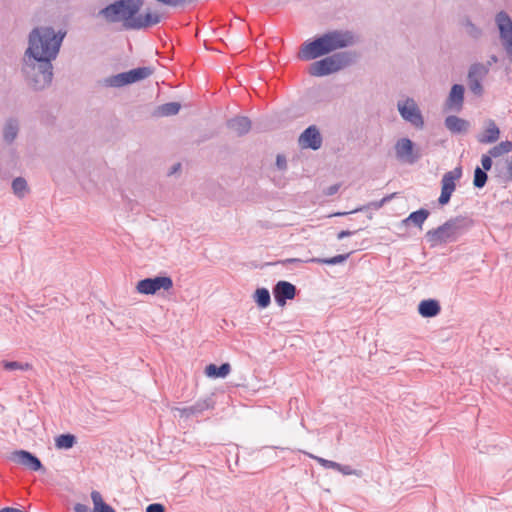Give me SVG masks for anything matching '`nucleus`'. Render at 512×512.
Returning a JSON list of instances; mask_svg holds the SVG:
<instances>
[{
	"instance_id": "obj_43",
	"label": "nucleus",
	"mask_w": 512,
	"mask_h": 512,
	"mask_svg": "<svg viewBox=\"0 0 512 512\" xmlns=\"http://www.w3.org/2000/svg\"><path fill=\"white\" fill-rule=\"evenodd\" d=\"M276 165L279 169H285L287 166V162L284 156L278 155L276 158Z\"/></svg>"
},
{
	"instance_id": "obj_42",
	"label": "nucleus",
	"mask_w": 512,
	"mask_h": 512,
	"mask_svg": "<svg viewBox=\"0 0 512 512\" xmlns=\"http://www.w3.org/2000/svg\"><path fill=\"white\" fill-rule=\"evenodd\" d=\"M146 512H165V508L160 503H153L146 507Z\"/></svg>"
},
{
	"instance_id": "obj_9",
	"label": "nucleus",
	"mask_w": 512,
	"mask_h": 512,
	"mask_svg": "<svg viewBox=\"0 0 512 512\" xmlns=\"http://www.w3.org/2000/svg\"><path fill=\"white\" fill-rule=\"evenodd\" d=\"M173 287V280L169 276H156L154 278H145L136 285V291L143 295H153L158 291H169Z\"/></svg>"
},
{
	"instance_id": "obj_32",
	"label": "nucleus",
	"mask_w": 512,
	"mask_h": 512,
	"mask_svg": "<svg viewBox=\"0 0 512 512\" xmlns=\"http://www.w3.org/2000/svg\"><path fill=\"white\" fill-rule=\"evenodd\" d=\"M349 255L350 254L347 253V254L336 255L331 258H313L310 261L315 262V263L327 264V265H337V264L344 263L347 260V258L349 257Z\"/></svg>"
},
{
	"instance_id": "obj_33",
	"label": "nucleus",
	"mask_w": 512,
	"mask_h": 512,
	"mask_svg": "<svg viewBox=\"0 0 512 512\" xmlns=\"http://www.w3.org/2000/svg\"><path fill=\"white\" fill-rule=\"evenodd\" d=\"M499 166H501L500 173L503 174L504 178L507 181H511L512 180V157L506 158L503 162H497L496 167L498 168Z\"/></svg>"
},
{
	"instance_id": "obj_12",
	"label": "nucleus",
	"mask_w": 512,
	"mask_h": 512,
	"mask_svg": "<svg viewBox=\"0 0 512 512\" xmlns=\"http://www.w3.org/2000/svg\"><path fill=\"white\" fill-rule=\"evenodd\" d=\"M394 148L396 158L401 162L413 164L420 158V154L414 149V143L408 138L399 139Z\"/></svg>"
},
{
	"instance_id": "obj_41",
	"label": "nucleus",
	"mask_w": 512,
	"mask_h": 512,
	"mask_svg": "<svg viewBox=\"0 0 512 512\" xmlns=\"http://www.w3.org/2000/svg\"><path fill=\"white\" fill-rule=\"evenodd\" d=\"M493 156H490V154L488 153V155H483L482 158H481V165L483 167L482 170H484L485 172L486 171H489L492 167V158Z\"/></svg>"
},
{
	"instance_id": "obj_50",
	"label": "nucleus",
	"mask_w": 512,
	"mask_h": 512,
	"mask_svg": "<svg viewBox=\"0 0 512 512\" xmlns=\"http://www.w3.org/2000/svg\"><path fill=\"white\" fill-rule=\"evenodd\" d=\"M0 512H24V511L19 510L17 508L5 507V508L1 509Z\"/></svg>"
},
{
	"instance_id": "obj_11",
	"label": "nucleus",
	"mask_w": 512,
	"mask_h": 512,
	"mask_svg": "<svg viewBox=\"0 0 512 512\" xmlns=\"http://www.w3.org/2000/svg\"><path fill=\"white\" fill-rule=\"evenodd\" d=\"M462 176V168L460 166L454 168L453 170L445 173L441 180V194L438 199L441 205H445L450 201L452 193L456 188V181H458Z\"/></svg>"
},
{
	"instance_id": "obj_5",
	"label": "nucleus",
	"mask_w": 512,
	"mask_h": 512,
	"mask_svg": "<svg viewBox=\"0 0 512 512\" xmlns=\"http://www.w3.org/2000/svg\"><path fill=\"white\" fill-rule=\"evenodd\" d=\"M351 55L347 52L336 53L324 59L312 63L309 67V73L312 76L321 77L332 74L349 65Z\"/></svg>"
},
{
	"instance_id": "obj_13",
	"label": "nucleus",
	"mask_w": 512,
	"mask_h": 512,
	"mask_svg": "<svg viewBox=\"0 0 512 512\" xmlns=\"http://www.w3.org/2000/svg\"><path fill=\"white\" fill-rule=\"evenodd\" d=\"M500 129L496 122L492 119L484 121L483 129L476 136V139L481 144H492L499 140Z\"/></svg>"
},
{
	"instance_id": "obj_4",
	"label": "nucleus",
	"mask_w": 512,
	"mask_h": 512,
	"mask_svg": "<svg viewBox=\"0 0 512 512\" xmlns=\"http://www.w3.org/2000/svg\"><path fill=\"white\" fill-rule=\"evenodd\" d=\"M463 228V218H452L446 221L443 225L427 231L425 238L431 247H435L440 244L456 241L462 233Z\"/></svg>"
},
{
	"instance_id": "obj_31",
	"label": "nucleus",
	"mask_w": 512,
	"mask_h": 512,
	"mask_svg": "<svg viewBox=\"0 0 512 512\" xmlns=\"http://www.w3.org/2000/svg\"><path fill=\"white\" fill-rule=\"evenodd\" d=\"M254 299L261 308H266L270 302V293L266 288H258L255 291Z\"/></svg>"
},
{
	"instance_id": "obj_14",
	"label": "nucleus",
	"mask_w": 512,
	"mask_h": 512,
	"mask_svg": "<svg viewBox=\"0 0 512 512\" xmlns=\"http://www.w3.org/2000/svg\"><path fill=\"white\" fill-rule=\"evenodd\" d=\"M299 144L302 148L317 150L322 145V137L316 126H309L299 137Z\"/></svg>"
},
{
	"instance_id": "obj_19",
	"label": "nucleus",
	"mask_w": 512,
	"mask_h": 512,
	"mask_svg": "<svg viewBox=\"0 0 512 512\" xmlns=\"http://www.w3.org/2000/svg\"><path fill=\"white\" fill-rule=\"evenodd\" d=\"M227 127L236 135L242 136L251 129V121L244 116L234 117L227 122Z\"/></svg>"
},
{
	"instance_id": "obj_47",
	"label": "nucleus",
	"mask_w": 512,
	"mask_h": 512,
	"mask_svg": "<svg viewBox=\"0 0 512 512\" xmlns=\"http://www.w3.org/2000/svg\"><path fill=\"white\" fill-rule=\"evenodd\" d=\"M353 233H354V232L349 231V230H343V231H341V232H339V233H338L337 238H338L339 240H342V239H344L345 237L351 236Z\"/></svg>"
},
{
	"instance_id": "obj_46",
	"label": "nucleus",
	"mask_w": 512,
	"mask_h": 512,
	"mask_svg": "<svg viewBox=\"0 0 512 512\" xmlns=\"http://www.w3.org/2000/svg\"><path fill=\"white\" fill-rule=\"evenodd\" d=\"M74 511L75 512H90V509L88 506L84 505V504H81V503H77L74 507Z\"/></svg>"
},
{
	"instance_id": "obj_24",
	"label": "nucleus",
	"mask_w": 512,
	"mask_h": 512,
	"mask_svg": "<svg viewBox=\"0 0 512 512\" xmlns=\"http://www.w3.org/2000/svg\"><path fill=\"white\" fill-rule=\"evenodd\" d=\"M231 371L229 363H223L220 367L214 364H209L205 368V374L210 378H225Z\"/></svg>"
},
{
	"instance_id": "obj_29",
	"label": "nucleus",
	"mask_w": 512,
	"mask_h": 512,
	"mask_svg": "<svg viewBox=\"0 0 512 512\" xmlns=\"http://www.w3.org/2000/svg\"><path fill=\"white\" fill-rule=\"evenodd\" d=\"M509 152H512V141L508 140L500 142L489 150L490 156H493L494 158L500 157Z\"/></svg>"
},
{
	"instance_id": "obj_39",
	"label": "nucleus",
	"mask_w": 512,
	"mask_h": 512,
	"mask_svg": "<svg viewBox=\"0 0 512 512\" xmlns=\"http://www.w3.org/2000/svg\"><path fill=\"white\" fill-rule=\"evenodd\" d=\"M194 411L197 414L202 413L203 411L209 409L211 407V403L208 399L197 401L194 405Z\"/></svg>"
},
{
	"instance_id": "obj_45",
	"label": "nucleus",
	"mask_w": 512,
	"mask_h": 512,
	"mask_svg": "<svg viewBox=\"0 0 512 512\" xmlns=\"http://www.w3.org/2000/svg\"><path fill=\"white\" fill-rule=\"evenodd\" d=\"M338 190H339L338 184L331 185L325 190V194L328 196H331V195H334L335 193H337Z\"/></svg>"
},
{
	"instance_id": "obj_49",
	"label": "nucleus",
	"mask_w": 512,
	"mask_h": 512,
	"mask_svg": "<svg viewBox=\"0 0 512 512\" xmlns=\"http://www.w3.org/2000/svg\"><path fill=\"white\" fill-rule=\"evenodd\" d=\"M497 62H498V57L496 55H491L489 60L485 64V65H488V72L490 71V66Z\"/></svg>"
},
{
	"instance_id": "obj_8",
	"label": "nucleus",
	"mask_w": 512,
	"mask_h": 512,
	"mask_svg": "<svg viewBox=\"0 0 512 512\" xmlns=\"http://www.w3.org/2000/svg\"><path fill=\"white\" fill-rule=\"evenodd\" d=\"M495 22L502 46L512 62V18L505 11H500L496 14Z\"/></svg>"
},
{
	"instance_id": "obj_44",
	"label": "nucleus",
	"mask_w": 512,
	"mask_h": 512,
	"mask_svg": "<svg viewBox=\"0 0 512 512\" xmlns=\"http://www.w3.org/2000/svg\"><path fill=\"white\" fill-rule=\"evenodd\" d=\"M158 2H161L165 5H169V6H178L180 5L184 0H157Z\"/></svg>"
},
{
	"instance_id": "obj_34",
	"label": "nucleus",
	"mask_w": 512,
	"mask_h": 512,
	"mask_svg": "<svg viewBox=\"0 0 512 512\" xmlns=\"http://www.w3.org/2000/svg\"><path fill=\"white\" fill-rule=\"evenodd\" d=\"M3 367L5 370L14 371V370H30L32 369V365L30 363H22L18 361H3Z\"/></svg>"
},
{
	"instance_id": "obj_18",
	"label": "nucleus",
	"mask_w": 512,
	"mask_h": 512,
	"mask_svg": "<svg viewBox=\"0 0 512 512\" xmlns=\"http://www.w3.org/2000/svg\"><path fill=\"white\" fill-rule=\"evenodd\" d=\"M464 86L461 84H454L451 87L448 98L446 100V106L450 110L460 111L463 107L464 102Z\"/></svg>"
},
{
	"instance_id": "obj_16",
	"label": "nucleus",
	"mask_w": 512,
	"mask_h": 512,
	"mask_svg": "<svg viewBox=\"0 0 512 512\" xmlns=\"http://www.w3.org/2000/svg\"><path fill=\"white\" fill-rule=\"evenodd\" d=\"M275 300L279 306L285 305L287 300H291L296 295V287L287 281H279L273 290Z\"/></svg>"
},
{
	"instance_id": "obj_48",
	"label": "nucleus",
	"mask_w": 512,
	"mask_h": 512,
	"mask_svg": "<svg viewBox=\"0 0 512 512\" xmlns=\"http://www.w3.org/2000/svg\"><path fill=\"white\" fill-rule=\"evenodd\" d=\"M93 512H115V510L110 505H107L99 509H93Z\"/></svg>"
},
{
	"instance_id": "obj_28",
	"label": "nucleus",
	"mask_w": 512,
	"mask_h": 512,
	"mask_svg": "<svg viewBox=\"0 0 512 512\" xmlns=\"http://www.w3.org/2000/svg\"><path fill=\"white\" fill-rule=\"evenodd\" d=\"M180 108H181V106L177 102L165 103L157 108L156 115H158V116L176 115L179 112Z\"/></svg>"
},
{
	"instance_id": "obj_35",
	"label": "nucleus",
	"mask_w": 512,
	"mask_h": 512,
	"mask_svg": "<svg viewBox=\"0 0 512 512\" xmlns=\"http://www.w3.org/2000/svg\"><path fill=\"white\" fill-rule=\"evenodd\" d=\"M487 174L484 170H482L481 168L477 167L474 171V179H473V184L475 187L477 188H482L485 186L486 184V181H487Z\"/></svg>"
},
{
	"instance_id": "obj_38",
	"label": "nucleus",
	"mask_w": 512,
	"mask_h": 512,
	"mask_svg": "<svg viewBox=\"0 0 512 512\" xmlns=\"http://www.w3.org/2000/svg\"><path fill=\"white\" fill-rule=\"evenodd\" d=\"M338 471L340 473H342L343 475H354V476H357V477H361L362 476V471L357 470V469H353L349 465L339 464Z\"/></svg>"
},
{
	"instance_id": "obj_20",
	"label": "nucleus",
	"mask_w": 512,
	"mask_h": 512,
	"mask_svg": "<svg viewBox=\"0 0 512 512\" xmlns=\"http://www.w3.org/2000/svg\"><path fill=\"white\" fill-rule=\"evenodd\" d=\"M441 307L437 300H423L418 305V312L422 317L431 318L440 313Z\"/></svg>"
},
{
	"instance_id": "obj_10",
	"label": "nucleus",
	"mask_w": 512,
	"mask_h": 512,
	"mask_svg": "<svg viewBox=\"0 0 512 512\" xmlns=\"http://www.w3.org/2000/svg\"><path fill=\"white\" fill-rule=\"evenodd\" d=\"M488 65H484V63L476 62L470 65L467 73V84L469 90L475 96H482L484 93V88L482 82L488 75Z\"/></svg>"
},
{
	"instance_id": "obj_1",
	"label": "nucleus",
	"mask_w": 512,
	"mask_h": 512,
	"mask_svg": "<svg viewBox=\"0 0 512 512\" xmlns=\"http://www.w3.org/2000/svg\"><path fill=\"white\" fill-rule=\"evenodd\" d=\"M65 36V31H56L51 26H37L29 32L21 72L31 89L41 91L51 85L52 63L59 55Z\"/></svg>"
},
{
	"instance_id": "obj_22",
	"label": "nucleus",
	"mask_w": 512,
	"mask_h": 512,
	"mask_svg": "<svg viewBox=\"0 0 512 512\" xmlns=\"http://www.w3.org/2000/svg\"><path fill=\"white\" fill-rule=\"evenodd\" d=\"M460 25L464 33L473 40H479L483 35L482 28L472 22V20L468 17L463 18L460 22Z\"/></svg>"
},
{
	"instance_id": "obj_37",
	"label": "nucleus",
	"mask_w": 512,
	"mask_h": 512,
	"mask_svg": "<svg viewBox=\"0 0 512 512\" xmlns=\"http://www.w3.org/2000/svg\"><path fill=\"white\" fill-rule=\"evenodd\" d=\"M91 499L93 502V509H99L101 507H105L108 504L104 502L101 494L98 491H92L91 492Z\"/></svg>"
},
{
	"instance_id": "obj_21",
	"label": "nucleus",
	"mask_w": 512,
	"mask_h": 512,
	"mask_svg": "<svg viewBox=\"0 0 512 512\" xmlns=\"http://www.w3.org/2000/svg\"><path fill=\"white\" fill-rule=\"evenodd\" d=\"M445 126L453 133H465L469 129L470 124L462 118L451 115L445 119Z\"/></svg>"
},
{
	"instance_id": "obj_30",
	"label": "nucleus",
	"mask_w": 512,
	"mask_h": 512,
	"mask_svg": "<svg viewBox=\"0 0 512 512\" xmlns=\"http://www.w3.org/2000/svg\"><path fill=\"white\" fill-rule=\"evenodd\" d=\"M12 190L17 197L23 198L28 192L26 180L22 177L15 178L12 182Z\"/></svg>"
},
{
	"instance_id": "obj_36",
	"label": "nucleus",
	"mask_w": 512,
	"mask_h": 512,
	"mask_svg": "<svg viewBox=\"0 0 512 512\" xmlns=\"http://www.w3.org/2000/svg\"><path fill=\"white\" fill-rule=\"evenodd\" d=\"M310 458L316 460L321 466H323L324 468H328V469H335L338 471V468H339V464L340 463H337V462H334V461H331V460H327V459H324L322 457H318V456H315L313 454H310V453H306Z\"/></svg>"
},
{
	"instance_id": "obj_2",
	"label": "nucleus",
	"mask_w": 512,
	"mask_h": 512,
	"mask_svg": "<svg viewBox=\"0 0 512 512\" xmlns=\"http://www.w3.org/2000/svg\"><path fill=\"white\" fill-rule=\"evenodd\" d=\"M357 37L349 30H331L312 41L304 42L298 52L300 60L309 61L327 55L338 49L355 45Z\"/></svg>"
},
{
	"instance_id": "obj_15",
	"label": "nucleus",
	"mask_w": 512,
	"mask_h": 512,
	"mask_svg": "<svg viewBox=\"0 0 512 512\" xmlns=\"http://www.w3.org/2000/svg\"><path fill=\"white\" fill-rule=\"evenodd\" d=\"M10 459L13 462L26 466L33 471H39L42 469V464L40 460L30 452L25 450L14 451L11 454Z\"/></svg>"
},
{
	"instance_id": "obj_3",
	"label": "nucleus",
	"mask_w": 512,
	"mask_h": 512,
	"mask_svg": "<svg viewBox=\"0 0 512 512\" xmlns=\"http://www.w3.org/2000/svg\"><path fill=\"white\" fill-rule=\"evenodd\" d=\"M143 5V0H118L99 11L110 23L122 22L126 29H132L131 23Z\"/></svg>"
},
{
	"instance_id": "obj_17",
	"label": "nucleus",
	"mask_w": 512,
	"mask_h": 512,
	"mask_svg": "<svg viewBox=\"0 0 512 512\" xmlns=\"http://www.w3.org/2000/svg\"><path fill=\"white\" fill-rule=\"evenodd\" d=\"M163 18V14L158 11L147 12L145 15H136V19L131 23L132 30L145 29L158 24Z\"/></svg>"
},
{
	"instance_id": "obj_26",
	"label": "nucleus",
	"mask_w": 512,
	"mask_h": 512,
	"mask_svg": "<svg viewBox=\"0 0 512 512\" xmlns=\"http://www.w3.org/2000/svg\"><path fill=\"white\" fill-rule=\"evenodd\" d=\"M76 437L73 434H61L55 438V447L57 449H70L76 444Z\"/></svg>"
},
{
	"instance_id": "obj_23",
	"label": "nucleus",
	"mask_w": 512,
	"mask_h": 512,
	"mask_svg": "<svg viewBox=\"0 0 512 512\" xmlns=\"http://www.w3.org/2000/svg\"><path fill=\"white\" fill-rule=\"evenodd\" d=\"M19 132V121L14 118L8 119L3 127V139L6 143L11 144L17 137Z\"/></svg>"
},
{
	"instance_id": "obj_27",
	"label": "nucleus",
	"mask_w": 512,
	"mask_h": 512,
	"mask_svg": "<svg viewBox=\"0 0 512 512\" xmlns=\"http://www.w3.org/2000/svg\"><path fill=\"white\" fill-rule=\"evenodd\" d=\"M393 197V195H389V196H386L384 198H382L381 200L379 201H375V202H371L369 203L368 205L366 206H362V207H359V208H356L354 210H352L351 212H337V213H334L332 215H330L331 217L332 216H344V215H347L349 213H356V212H359V211H364L368 208H374V209H380L386 202H388L391 198Z\"/></svg>"
},
{
	"instance_id": "obj_7",
	"label": "nucleus",
	"mask_w": 512,
	"mask_h": 512,
	"mask_svg": "<svg viewBox=\"0 0 512 512\" xmlns=\"http://www.w3.org/2000/svg\"><path fill=\"white\" fill-rule=\"evenodd\" d=\"M397 110L401 116V118L415 127L416 129H423L425 126L424 117L422 112L416 103V101L411 97H406L405 99L399 100L397 102Z\"/></svg>"
},
{
	"instance_id": "obj_40",
	"label": "nucleus",
	"mask_w": 512,
	"mask_h": 512,
	"mask_svg": "<svg viewBox=\"0 0 512 512\" xmlns=\"http://www.w3.org/2000/svg\"><path fill=\"white\" fill-rule=\"evenodd\" d=\"M175 411H177L180 415V417L189 418L192 415H197L196 411H194V406L189 407H183V408H175Z\"/></svg>"
},
{
	"instance_id": "obj_25",
	"label": "nucleus",
	"mask_w": 512,
	"mask_h": 512,
	"mask_svg": "<svg viewBox=\"0 0 512 512\" xmlns=\"http://www.w3.org/2000/svg\"><path fill=\"white\" fill-rule=\"evenodd\" d=\"M429 211L426 209H419L415 212H412L407 218L403 220L404 225H408L410 223L414 224L415 226L422 228L423 223L426 221V219L429 216Z\"/></svg>"
},
{
	"instance_id": "obj_6",
	"label": "nucleus",
	"mask_w": 512,
	"mask_h": 512,
	"mask_svg": "<svg viewBox=\"0 0 512 512\" xmlns=\"http://www.w3.org/2000/svg\"><path fill=\"white\" fill-rule=\"evenodd\" d=\"M153 74L151 67H138L127 72L112 75L104 79V85L107 87H123L128 84L144 80Z\"/></svg>"
}]
</instances>
